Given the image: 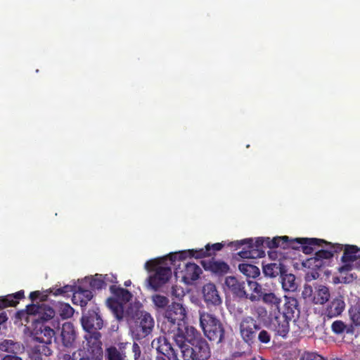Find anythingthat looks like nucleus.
<instances>
[{
    "label": "nucleus",
    "instance_id": "obj_1",
    "mask_svg": "<svg viewBox=\"0 0 360 360\" xmlns=\"http://www.w3.org/2000/svg\"><path fill=\"white\" fill-rule=\"evenodd\" d=\"M29 316H33L32 333L34 338L45 345L51 344L56 330H59L60 325L54 309L44 303L32 304L27 305L25 311L16 314V317L20 320L27 319Z\"/></svg>",
    "mask_w": 360,
    "mask_h": 360
},
{
    "label": "nucleus",
    "instance_id": "obj_2",
    "mask_svg": "<svg viewBox=\"0 0 360 360\" xmlns=\"http://www.w3.org/2000/svg\"><path fill=\"white\" fill-rule=\"evenodd\" d=\"M186 310L180 303L173 302L165 310L158 326L161 332L175 341L182 342L183 335L191 326H186Z\"/></svg>",
    "mask_w": 360,
    "mask_h": 360
},
{
    "label": "nucleus",
    "instance_id": "obj_3",
    "mask_svg": "<svg viewBox=\"0 0 360 360\" xmlns=\"http://www.w3.org/2000/svg\"><path fill=\"white\" fill-rule=\"evenodd\" d=\"M183 338L182 342L178 340L174 341L181 349L183 360H207L210 357L207 342L193 327L188 328Z\"/></svg>",
    "mask_w": 360,
    "mask_h": 360
},
{
    "label": "nucleus",
    "instance_id": "obj_4",
    "mask_svg": "<svg viewBox=\"0 0 360 360\" xmlns=\"http://www.w3.org/2000/svg\"><path fill=\"white\" fill-rule=\"evenodd\" d=\"M323 245H325L328 249L317 250L314 257L307 259L302 263L304 267L312 270L311 276L314 279L319 276L318 271L328 265L334 254L342 250V245L340 244L327 242Z\"/></svg>",
    "mask_w": 360,
    "mask_h": 360
},
{
    "label": "nucleus",
    "instance_id": "obj_5",
    "mask_svg": "<svg viewBox=\"0 0 360 360\" xmlns=\"http://www.w3.org/2000/svg\"><path fill=\"white\" fill-rule=\"evenodd\" d=\"M278 238H286V240H278V247L283 249L300 250L305 255H310L316 250V247H322L323 243H327L323 239L316 238H290L287 236H278Z\"/></svg>",
    "mask_w": 360,
    "mask_h": 360
},
{
    "label": "nucleus",
    "instance_id": "obj_6",
    "mask_svg": "<svg viewBox=\"0 0 360 360\" xmlns=\"http://www.w3.org/2000/svg\"><path fill=\"white\" fill-rule=\"evenodd\" d=\"M200 323L204 334L210 341L219 343L224 336V330L221 321L213 314L200 313Z\"/></svg>",
    "mask_w": 360,
    "mask_h": 360
},
{
    "label": "nucleus",
    "instance_id": "obj_7",
    "mask_svg": "<svg viewBox=\"0 0 360 360\" xmlns=\"http://www.w3.org/2000/svg\"><path fill=\"white\" fill-rule=\"evenodd\" d=\"M286 238H278L276 236L271 239L269 237H259L253 242L252 238H247L241 240L231 242L228 246L235 248L236 250L240 248L244 245H248V248H252L253 250H261L262 252V257L265 255V249H274L278 248V240H286Z\"/></svg>",
    "mask_w": 360,
    "mask_h": 360
},
{
    "label": "nucleus",
    "instance_id": "obj_8",
    "mask_svg": "<svg viewBox=\"0 0 360 360\" xmlns=\"http://www.w3.org/2000/svg\"><path fill=\"white\" fill-rule=\"evenodd\" d=\"M224 246V244L222 243H217L212 245L207 244L205 245V248L192 249L188 250V251H182L179 253H171L169 255V257L171 264L176 266L177 257L180 261L185 259L187 257H195L196 259L210 257L214 254L215 251L221 250Z\"/></svg>",
    "mask_w": 360,
    "mask_h": 360
},
{
    "label": "nucleus",
    "instance_id": "obj_9",
    "mask_svg": "<svg viewBox=\"0 0 360 360\" xmlns=\"http://www.w3.org/2000/svg\"><path fill=\"white\" fill-rule=\"evenodd\" d=\"M134 323L132 333L137 339H142L151 333L155 321L150 313L146 311H137L134 316Z\"/></svg>",
    "mask_w": 360,
    "mask_h": 360
},
{
    "label": "nucleus",
    "instance_id": "obj_10",
    "mask_svg": "<svg viewBox=\"0 0 360 360\" xmlns=\"http://www.w3.org/2000/svg\"><path fill=\"white\" fill-rule=\"evenodd\" d=\"M260 329V323L252 316L243 318L239 323L240 338L249 346H252L256 342L257 335Z\"/></svg>",
    "mask_w": 360,
    "mask_h": 360
},
{
    "label": "nucleus",
    "instance_id": "obj_11",
    "mask_svg": "<svg viewBox=\"0 0 360 360\" xmlns=\"http://www.w3.org/2000/svg\"><path fill=\"white\" fill-rule=\"evenodd\" d=\"M101 334L100 332L86 333L84 335L86 345L83 347L84 354L89 356L92 360H103Z\"/></svg>",
    "mask_w": 360,
    "mask_h": 360
},
{
    "label": "nucleus",
    "instance_id": "obj_12",
    "mask_svg": "<svg viewBox=\"0 0 360 360\" xmlns=\"http://www.w3.org/2000/svg\"><path fill=\"white\" fill-rule=\"evenodd\" d=\"M86 309L82 311L81 323L83 329L86 333L99 332L103 328V321L99 314V309L96 306H93L86 312Z\"/></svg>",
    "mask_w": 360,
    "mask_h": 360
},
{
    "label": "nucleus",
    "instance_id": "obj_13",
    "mask_svg": "<svg viewBox=\"0 0 360 360\" xmlns=\"http://www.w3.org/2000/svg\"><path fill=\"white\" fill-rule=\"evenodd\" d=\"M172 269L169 266H158L154 274L150 276L148 278L149 286L158 290L160 287L169 281L172 277Z\"/></svg>",
    "mask_w": 360,
    "mask_h": 360
},
{
    "label": "nucleus",
    "instance_id": "obj_14",
    "mask_svg": "<svg viewBox=\"0 0 360 360\" xmlns=\"http://www.w3.org/2000/svg\"><path fill=\"white\" fill-rule=\"evenodd\" d=\"M202 274V269L195 263L188 262L184 265V268L180 270L176 268L174 275L176 277H181L186 284H192V283L199 278Z\"/></svg>",
    "mask_w": 360,
    "mask_h": 360
},
{
    "label": "nucleus",
    "instance_id": "obj_15",
    "mask_svg": "<svg viewBox=\"0 0 360 360\" xmlns=\"http://www.w3.org/2000/svg\"><path fill=\"white\" fill-rule=\"evenodd\" d=\"M202 297L207 307H217L221 304V298L216 285L214 283H209L202 287Z\"/></svg>",
    "mask_w": 360,
    "mask_h": 360
},
{
    "label": "nucleus",
    "instance_id": "obj_16",
    "mask_svg": "<svg viewBox=\"0 0 360 360\" xmlns=\"http://www.w3.org/2000/svg\"><path fill=\"white\" fill-rule=\"evenodd\" d=\"M159 345L156 348L158 355L155 360H180L178 358L177 353L172 347V345L168 342L167 338H164L162 340L159 339Z\"/></svg>",
    "mask_w": 360,
    "mask_h": 360
},
{
    "label": "nucleus",
    "instance_id": "obj_17",
    "mask_svg": "<svg viewBox=\"0 0 360 360\" xmlns=\"http://www.w3.org/2000/svg\"><path fill=\"white\" fill-rule=\"evenodd\" d=\"M60 338L64 347L67 348L74 347L77 338V333L72 323L66 322L62 325Z\"/></svg>",
    "mask_w": 360,
    "mask_h": 360
},
{
    "label": "nucleus",
    "instance_id": "obj_18",
    "mask_svg": "<svg viewBox=\"0 0 360 360\" xmlns=\"http://www.w3.org/2000/svg\"><path fill=\"white\" fill-rule=\"evenodd\" d=\"M201 264L206 271H210L217 276H224L230 270L227 263L224 261L214 260V258L202 260Z\"/></svg>",
    "mask_w": 360,
    "mask_h": 360
},
{
    "label": "nucleus",
    "instance_id": "obj_19",
    "mask_svg": "<svg viewBox=\"0 0 360 360\" xmlns=\"http://www.w3.org/2000/svg\"><path fill=\"white\" fill-rule=\"evenodd\" d=\"M225 285L234 296L248 299V294L245 290L246 283L244 281H240L234 276H229L225 279Z\"/></svg>",
    "mask_w": 360,
    "mask_h": 360
},
{
    "label": "nucleus",
    "instance_id": "obj_20",
    "mask_svg": "<svg viewBox=\"0 0 360 360\" xmlns=\"http://www.w3.org/2000/svg\"><path fill=\"white\" fill-rule=\"evenodd\" d=\"M290 319H288L283 315L278 313L276 314L271 323L276 335L282 338H286L290 330Z\"/></svg>",
    "mask_w": 360,
    "mask_h": 360
},
{
    "label": "nucleus",
    "instance_id": "obj_21",
    "mask_svg": "<svg viewBox=\"0 0 360 360\" xmlns=\"http://www.w3.org/2000/svg\"><path fill=\"white\" fill-rule=\"evenodd\" d=\"M126 343L110 345L105 348L104 356L105 360H127Z\"/></svg>",
    "mask_w": 360,
    "mask_h": 360
},
{
    "label": "nucleus",
    "instance_id": "obj_22",
    "mask_svg": "<svg viewBox=\"0 0 360 360\" xmlns=\"http://www.w3.org/2000/svg\"><path fill=\"white\" fill-rule=\"evenodd\" d=\"M278 313L283 315L288 319L292 320L299 314L298 301L296 298L292 297L285 296V303L283 307L279 308Z\"/></svg>",
    "mask_w": 360,
    "mask_h": 360
},
{
    "label": "nucleus",
    "instance_id": "obj_23",
    "mask_svg": "<svg viewBox=\"0 0 360 360\" xmlns=\"http://www.w3.org/2000/svg\"><path fill=\"white\" fill-rule=\"evenodd\" d=\"M308 290L311 294V300L315 304H324L329 300L330 297L329 289L324 285H319L315 288L314 291L309 287V288H305L304 292H307Z\"/></svg>",
    "mask_w": 360,
    "mask_h": 360
},
{
    "label": "nucleus",
    "instance_id": "obj_24",
    "mask_svg": "<svg viewBox=\"0 0 360 360\" xmlns=\"http://www.w3.org/2000/svg\"><path fill=\"white\" fill-rule=\"evenodd\" d=\"M262 269L264 274L269 278L281 276L283 274L287 272V266L281 259L263 265Z\"/></svg>",
    "mask_w": 360,
    "mask_h": 360
},
{
    "label": "nucleus",
    "instance_id": "obj_25",
    "mask_svg": "<svg viewBox=\"0 0 360 360\" xmlns=\"http://www.w3.org/2000/svg\"><path fill=\"white\" fill-rule=\"evenodd\" d=\"M93 298V293L91 290L84 289L79 286L75 290L72 296V302L75 304H79L82 311L86 309V307L89 302Z\"/></svg>",
    "mask_w": 360,
    "mask_h": 360
},
{
    "label": "nucleus",
    "instance_id": "obj_26",
    "mask_svg": "<svg viewBox=\"0 0 360 360\" xmlns=\"http://www.w3.org/2000/svg\"><path fill=\"white\" fill-rule=\"evenodd\" d=\"M345 304L342 297L333 299L328 305L326 314L329 318L338 316L342 314Z\"/></svg>",
    "mask_w": 360,
    "mask_h": 360
},
{
    "label": "nucleus",
    "instance_id": "obj_27",
    "mask_svg": "<svg viewBox=\"0 0 360 360\" xmlns=\"http://www.w3.org/2000/svg\"><path fill=\"white\" fill-rule=\"evenodd\" d=\"M343 255L341 257L342 263L353 262L360 259V248L354 245H345Z\"/></svg>",
    "mask_w": 360,
    "mask_h": 360
},
{
    "label": "nucleus",
    "instance_id": "obj_28",
    "mask_svg": "<svg viewBox=\"0 0 360 360\" xmlns=\"http://www.w3.org/2000/svg\"><path fill=\"white\" fill-rule=\"evenodd\" d=\"M110 290L114 298L123 304L127 303L132 298V294L125 288L112 285L110 287Z\"/></svg>",
    "mask_w": 360,
    "mask_h": 360
},
{
    "label": "nucleus",
    "instance_id": "obj_29",
    "mask_svg": "<svg viewBox=\"0 0 360 360\" xmlns=\"http://www.w3.org/2000/svg\"><path fill=\"white\" fill-rule=\"evenodd\" d=\"M281 277L282 288L285 291L294 292L297 288L295 276L292 274H283Z\"/></svg>",
    "mask_w": 360,
    "mask_h": 360
},
{
    "label": "nucleus",
    "instance_id": "obj_30",
    "mask_svg": "<svg viewBox=\"0 0 360 360\" xmlns=\"http://www.w3.org/2000/svg\"><path fill=\"white\" fill-rule=\"evenodd\" d=\"M107 304L109 308L112 310L116 319L118 320L122 319L124 315V304L113 297L108 298L107 300Z\"/></svg>",
    "mask_w": 360,
    "mask_h": 360
},
{
    "label": "nucleus",
    "instance_id": "obj_31",
    "mask_svg": "<svg viewBox=\"0 0 360 360\" xmlns=\"http://www.w3.org/2000/svg\"><path fill=\"white\" fill-rule=\"evenodd\" d=\"M331 330L336 335H342L352 333L354 328L352 325H347L341 320H336L332 323Z\"/></svg>",
    "mask_w": 360,
    "mask_h": 360
},
{
    "label": "nucleus",
    "instance_id": "obj_32",
    "mask_svg": "<svg viewBox=\"0 0 360 360\" xmlns=\"http://www.w3.org/2000/svg\"><path fill=\"white\" fill-rule=\"evenodd\" d=\"M248 285L250 288L257 295L251 294L248 295V299L250 300L252 302H256L260 300L263 297V295L266 294L264 292V289L262 286L256 281H248Z\"/></svg>",
    "mask_w": 360,
    "mask_h": 360
},
{
    "label": "nucleus",
    "instance_id": "obj_33",
    "mask_svg": "<svg viewBox=\"0 0 360 360\" xmlns=\"http://www.w3.org/2000/svg\"><path fill=\"white\" fill-rule=\"evenodd\" d=\"M238 269L240 271L250 278H256L259 276V269L255 265L242 263L238 265Z\"/></svg>",
    "mask_w": 360,
    "mask_h": 360
},
{
    "label": "nucleus",
    "instance_id": "obj_34",
    "mask_svg": "<svg viewBox=\"0 0 360 360\" xmlns=\"http://www.w3.org/2000/svg\"><path fill=\"white\" fill-rule=\"evenodd\" d=\"M20 349V345L11 340H4L0 342V351L15 354Z\"/></svg>",
    "mask_w": 360,
    "mask_h": 360
},
{
    "label": "nucleus",
    "instance_id": "obj_35",
    "mask_svg": "<svg viewBox=\"0 0 360 360\" xmlns=\"http://www.w3.org/2000/svg\"><path fill=\"white\" fill-rule=\"evenodd\" d=\"M264 303L269 305L271 307H274L275 310L278 311L281 302V299L278 297L273 292H266L263 295V297L261 299Z\"/></svg>",
    "mask_w": 360,
    "mask_h": 360
},
{
    "label": "nucleus",
    "instance_id": "obj_36",
    "mask_svg": "<svg viewBox=\"0 0 360 360\" xmlns=\"http://www.w3.org/2000/svg\"><path fill=\"white\" fill-rule=\"evenodd\" d=\"M106 278V276H103V274H95L89 278L90 287L94 290H101L103 288H105L107 283L105 281V278Z\"/></svg>",
    "mask_w": 360,
    "mask_h": 360
},
{
    "label": "nucleus",
    "instance_id": "obj_37",
    "mask_svg": "<svg viewBox=\"0 0 360 360\" xmlns=\"http://www.w3.org/2000/svg\"><path fill=\"white\" fill-rule=\"evenodd\" d=\"M238 255L243 259H256L262 257V252L261 250H253L252 248L246 247L238 252Z\"/></svg>",
    "mask_w": 360,
    "mask_h": 360
},
{
    "label": "nucleus",
    "instance_id": "obj_38",
    "mask_svg": "<svg viewBox=\"0 0 360 360\" xmlns=\"http://www.w3.org/2000/svg\"><path fill=\"white\" fill-rule=\"evenodd\" d=\"M58 314L63 319H67L73 316L74 309L69 304L60 303Z\"/></svg>",
    "mask_w": 360,
    "mask_h": 360
},
{
    "label": "nucleus",
    "instance_id": "obj_39",
    "mask_svg": "<svg viewBox=\"0 0 360 360\" xmlns=\"http://www.w3.org/2000/svg\"><path fill=\"white\" fill-rule=\"evenodd\" d=\"M349 312L352 322L356 326H360V302L352 307Z\"/></svg>",
    "mask_w": 360,
    "mask_h": 360
},
{
    "label": "nucleus",
    "instance_id": "obj_40",
    "mask_svg": "<svg viewBox=\"0 0 360 360\" xmlns=\"http://www.w3.org/2000/svg\"><path fill=\"white\" fill-rule=\"evenodd\" d=\"M18 304V300H14L13 296H12L11 294L0 297V309H3L8 307H15Z\"/></svg>",
    "mask_w": 360,
    "mask_h": 360
},
{
    "label": "nucleus",
    "instance_id": "obj_41",
    "mask_svg": "<svg viewBox=\"0 0 360 360\" xmlns=\"http://www.w3.org/2000/svg\"><path fill=\"white\" fill-rule=\"evenodd\" d=\"M151 299L155 306L158 308H165L169 304V299L159 294L153 295Z\"/></svg>",
    "mask_w": 360,
    "mask_h": 360
},
{
    "label": "nucleus",
    "instance_id": "obj_42",
    "mask_svg": "<svg viewBox=\"0 0 360 360\" xmlns=\"http://www.w3.org/2000/svg\"><path fill=\"white\" fill-rule=\"evenodd\" d=\"M257 338L261 344H269L271 340V334L266 330L260 329L257 335Z\"/></svg>",
    "mask_w": 360,
    "mask_h": 360
},
{
    "label": "nucleus",
    "instance_id": "obj_43",
    "mask_svg": "<svg viewBox=\"0 0 360 360\" xmlns=\"http://www.w3.org/2000/svg\"><path fill=\"white\" fill-rule=\"evenodd\" d=\"M300 360H326L321 355L312 352H304Z\"/></svg>",
    "mask_w": 360,
    "mask_h": 360
},
{
    "label": "nucleus",
    "instance_id": "obj_44",
    "mask_svg": "<svg viewBox=\"0 0 360 360\" xmlns=\"http://www.w3.org/2000/svg\"><path fill=\"white\" fill-rule=\"evenodd\" d=\"M158 266H161L155 260L147 261L145 264V268L148 271H156Z\"/></svg>",
    "mask_w": 360,
    "mask_h": 360
},
{
    "label": "nucleus",
    "instance_id": "obj_45",
    "mask_svg": "<svg viewBox=\"0 0 360 360\" xmlns=\"http://www.w3.org/2000/svg\"><path fill=\"white\" fill-rule=\"evenodd\" d=\"M47 295H43L41 297V292L39 291H33L30 294V298L32 301H35L36 300L40 298L41 301H45L46 300Z\"/></svg>",
    "mask_w": 360,
    "mask_h": 360
},
{
    "label": "nucleus",
    "instance_id": "obj_46",
    "mask_svg": "<svg viewBox=\"0 0 360 360\" xmlns=\"http://www.w3.org/2000/svg\"><path fill=\"white\" fill-rule=\"evenodd\" d=\"M38 351L39 352V353H41V351L39 349H38ZM41 353H44L46 356H48V355H50L51 354V350L49 348H48L47 347L43 345L42 346V351H41ZM36 360H41V354H36Z\"/></svg>",
    "mask_w": 360,
    "mask_h": 360
},
{
    "label": "nucleus",
    "instance_id": "obj_47",
    "mask_svg": "<svg viewBox=\"0 0 360 360\" xmlns=\"http://www.w3.org/2000/svg\"><path fill=\"white\" fill-rule=\"evenodd\" d=\"M351 262L344 263V264L339 268V271L340 273H346L352 269V265L350 264Z\"/></svg>",
    "mask_w": 360,
    "mask_h": 360
},
{
    "label": "nucleus",
    "instance_id": "obj_48",
    "mask_svg": "<svg viewBox=\"0 0 360 360\" xmlns=\"http://www.w3.org/2000/svg\"><path fill=\"white\" fill-rule=\"evenodd\" d=\"M1 360H22L21 357L15 354H6L4 356Z\"/></svg>",
    "mask_w": 360,
    "mask_h": 360
},
{
    "label": "nucleus",
    "instance_id": "obj_49",
    "mask_svg": "<svg viewBox=\"0 0 360 360\" xmlns=\"http://www.w3.org/2000/svg\"><path fill=\"white\" fill-rule=\"evenodd\" d=\"M48 291H49V293H52L55 296L63 295V290H62L61 288H50Z\"/></svg>",
    "mask_w": 360,
    "mask_h": 360
},
{
    "label": "nucleus",
    "instance_id": "obj_50",
    "mask_svg": "<svg viewBox=\"0 0 360 360\" xmlns=\"http://www.w3.org/2000/svg\"><path fill=\"white\" fill-rule=\"evenodd\" d=\"M11 295L12 296H13L14 300H18V302H19V300H21L24 297V291L20 290V291L15 292V294H11Z\"/></svg>",
    "mask_w": 360,
    "mask_h": 360
},
{
    "label": "nucleus",
    "instance_id": "obj_51",
    "mask_svg": "<svg viewBox=\"0 0 360 360\" xmlns=\"http://www.w3.org/2000/svg\"><path fill=\"white\" fill-rule=\"evenodd\" d=\"M268 255L269 258L274 260V262L278 261V253L276 251L269 250Z\"/></svg>",
    "mask_w": 360,
    "mask_h": 360
},
{
    "label": "nucleus",
    "instance_id": "obj_52",
    "mask_svg": "<svg viewBox=\"0 0 360 360\" xmlns=\"http://www.w3.org/2000/svg\"><path fill=\"white\" fill-rule=\"evenodd\" d=\"M8 318L6 312L0 313V326L5 323L8 321Z\"/></svg>",
    "mask_w": 360,
    "mask_h": 360
},
{
    "label": "nucleus",
    "instance_id": "obj_53",
    "mask_svg": "<svg viewBox=\"0 0 360 360\" xmlns=\"http://www.w3.org/2000/svg\"><path fill=\"white\" fill-rule=\"evenodd\" d=\"M133 349H134V352L135 353L134 354L135 359H138V357L140 355V349H139V345L136 343L134 344Z\"/></svg>",
    "mask_w": 360,
    "mask_h": 360
},
{
    "label": "nucleus",
    "instance_id": "obj_54",
    "mask_svg": "<svg viewBox=\"0 0 360 360\" xmlns=\"http://www.w3.org/2000/svg\"><path fill=\"white\" fill-rule=\"evenodd\" d=\"M63 290V295H65L66 293H68L70 292H72L73 290V287L69 285H65L61 288Z\"/></svg>",
    "mask_w": 360,
    "mask_h": 360
},
{
    "label": "nucleus",
    "instance_id": "obj_55",
    "mask_svg": "<svg viewBox=\"0 0 360 360\" xmlns=\"http://www.w3.org/2000/svg\"><path fill=\"white\" fill-rule=\"evenodd\" d=\"M103 276H106L107 278H105V281H106L107 284L108 283H113L114 282V280L116 279L115 277H114L112 275H108V274H105V275H103Z\"/></svg>",
    "mask_w": 360,
    "mask_h": 360
},
{
    "label": "nucleus",
    "instance_id": "obj_56",
    "mask_svg": "<svg viewBox=\"0 0 360 360\" xmlns=\"http://www.w3.org/2000/svg\"><path fill=\"white\" fill-rule=\"evenodd\" d=\"M60 360H75V359L73 355L71 356L70 354H64L60 358Z\"/></svg>",
    "mask_w": 360,
    "mask_h": 360
},
{
    "label": "nucleus",
    "instance_id": "obj_57",
    "mask_svg": "<svg viewBox=\"0 0 360 360\" xmlns=\"http://www.w3.org/2000/svg\"><path fill=\"white\" fill-rule=\"evenodd\" d=\"M79 360H92V359L89 357V356L83 354V356L79 359Z\"/></svg>",
    "mask_w": 360,
    "mask_h": 360
},
{
    "label": "nucleus",
    "instance_id": "obj_58",
    "mask_svg": "<svg viewBox=\"0 0 360 360\" xmlns=\"http://www.w3.org/2000/svg\"><path fill=\"white\" fill-rule=\"evenodd\" d=\"M131 284V282L130 280L126 281L124 283V286L129 287Z\"/></svg>",
    "mask_w": 360,
    "mask_h": 360
}]
</instances>
